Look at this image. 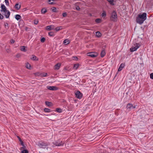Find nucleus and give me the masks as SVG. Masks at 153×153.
<instances>
[{
	"label": "nucleus",
	"mask_w": 153,
	"mask_h": 153,
	"mask_svg": "<svg viewBox=\"0 0 153 153\" xmlns=\"http://www.w3.org/2000/svg\"><path fill=\"white\" fill-rule=\"evenodd\" d=\"M146 13H145L138 14L136 17V22L140 25L142 24L146 19Z\"/></svg>",
	"instance_id": "nucleus-1"
},
{
	"label": "nucleus",
	"mask_w": 153,
	"mask_h": 153,
	"mask_svg": "<svg viewBox=\"0 0 153 153\" xmlns=\"http://www.w3.org/2000/svg\"><path fill=\"white\" fill-rule=\"evenodd\" d=\"M1 11H3L4 13L7 12V14L5 15V17L6 18H8L9 17L10 14V12L8 10H7L4 4H2L1 6Z\"/></svg>",
	"instance_id": "nucleus-2"
},
{
	"label": "nucleus",
	"mask_w": 153,
	"mask_h": 153,
	"mask_svg": "<svg viewBox=\"0 0 153 153\" xmlns=\"http://www.w3.org/2000/svg\"><path fill=\"white\" fill-rule=\"evenodd\" d=\"M117 18V15L116 12L114 10L111 13V21H115Z\"/></svg>",
	"instance_id": "nucleus-3"
},
{
	"label": "nucleus",
	"mask_w": 153,
	"mask_h": 153,
	"mask_svg": "<svg viewBox=\"0 0 153 153\" xmlns=\"http://www.w3.org/2000/svg\"><path fill=\"white\" fill-rule=\"evenodd\" d=\"M49 144L47 143H45L42 142H39L38 143V145L40 148L45 149L48 145Z\"/></svg>",
	"instance_id": "nucleus-4"
},
{
	"label": "nucleus",
	"mask_w": 153,
	"mask_h": 153,
	"mask_svg": "<svg viewBox=\"0 0 153 153\" xmlns=\"http://www.w3.org/2000/svg\"><path fill=\"white\" fill-rule=\"evenodd\" d=\"M140 46V45L139 43H136L135 47H132L130 49V51L131 52H133L136 51Z\"/></svg>",
	"instance_id": "nucleus-5"
},
{
	"label": "nucleus",
	"mask_w": 153,
	"mask_h": 153,
	"mask_svg": "<svg viewBox=\"0 0 153 153\" xmlns=\"http://www.w3.org/2000/svg\"><path fill=\"white\" fill-rule=\"evenodd\" d=\"M135 106H134L132 104L129 103L127 104L126 108L128 111H130L131 109L135 108Z\"/></svg>",
	"instance_id": "nucleus-6"
},
{
	"label": "nucleus",
	"mask_w": 153,
	"mask_h": 153,
	"mask_svg": "<svg viewBox=\"0 0 153 153\" xmlns=\"http://www.w3.org/2000/svg\"><path fill=\"white\" fill-rule=\"evenodd\" d=\"M76 97L78 99H80L82 96V94L79 91H77L75 93Z\"/></svg>",
	"instance_id": "nucleus-7"
},
{
	"label": "nucleus",
	"mask_w": 153,
	"mask_h": 153,
	"mask_svg": "<svg viewBox=\"0 0 153 153\" xmlns=\"http://www.w3.org/2000/svg\"><path fill=\"white\" fill-rule=\"evenodd\" d=\"M47 88L48 90L52 91H56L58 89V88L55 86H47Z\"/></svg>",
	"instance_id": "nucleus-8"
},
{
	"label": "nucleus",
	"mask_w": 153,
	"mask_h": 153,
	"mask_svg": "<svg viewBox=\"0 0 153 153\" xmlns=\"http://www.w3.org/2000/svg\"><path fill=\"white\" fill-rule=\"evenodd\" d=\"M125 66V64L124 63H121L120 64L119 68L118 69V71H121L122 70V69H123V68H124Z\"/></svg>",
	"instance_id": "nucleus-9"
},
{
	"label": "nucleus",
	"mask_w": 153,
	"mask_h": 153,
	"mask_svg": "<svg viewBox=\"0 0 153 153\" xmlns=\"http://www.w3.org/2000/svg\"><path fill=\"white\" fill-rule=\"evenodd\" d=\"M46 30H50L54 29V26L53 25H48L46 27Z\"/></svg>",
	"instance_id": "nucleus-10"
},
{
	"label": "nucleus",
	"mask_w": 153,
	"mask_h": 153,
	"mask_svg": "<svg viewBox=\"0 0 153 153\" xmlns=\"http://www.w3.org/2000/svg\"><path fill=\"white\" fill-rule=\"evenodd\" d=\"M87 55L92 57H95L96 56V55L94 54L93 52H90L87 53Z\"/></svg>",
	"instance_id": "nucleus-11"
},
{
	"label": "nucleus",
	"mask_w": 153,
	"mask_h": 153,
	"mask_svg": "<svg viewBox=\"0 0 153 153\" xmlns=\"http://www.w3.org/2000/svg\"><path fill=\"white\" fill-rule=\"evenodd\" d=\"M61 65V64L60 63H58L55 65L54 67V69L56 70H58Z\"/></svg>",
	"instance_id": "nucleus-12"
},
{
	"label": "nucleus",
	"mask_w": 153,
	"mask_h": 153,
	"mask_svg": "<svg viewBox=\"0 0 153 153\" xmlns=\"http://www.w3.org/2000/svg\"><path fill=\"white\" fill-rule=\"evenodd\" d=\"M21 18V16L19 14H16L15 16V19L17 20H19Z\"/></svg>",
	"instance_id": "nucleus-13"
},
{
	"label": "nucleus",
	"mask_w": 153,
	"mask_h": 153,
	"mask_svg": "<svg viewBox=\"0 0 153 153\" xmlns=\"http://www.w3.org/2000/svg\"><path fill=\"white\" fill-rule=\"evenodd\" d=\"M20 7H21V6L20 5H19V4L18 3H17V4H15V8L17 9V10H19L20 8Z\"/></svg>",
	"instance_id": "nucleus-14"
},
{
	"label": "nucleus",
	"mask_w": 153,
	"mask_h": 153,
	"mask_svg": "<svg viewBox=\"0 0 153 153\" xmlns=\"http://www.w3.org/2000/svg\"><path fill=\"white\" fill-rule=\"evenodd\" d=\"M20 50L22 51L26 52L27 50L25 49V46H21L20 47Z\"/></svg>",
	"instance_id": "nucleus-15"
},
{
	"label": "nucleus",
	"mask_w": 153,
	"mask_h": 153,
	"mask_svg": "<svg viewBox=\"0 0 153 153\" xmlns=\"http://www.w3.org/2000/svg\"><path fill=\"white\" fill-rule=\"evenodd\" d=\"M105 54V52L104 50H102L100 53L101 56L103 57Z\"/></svg>",
	"instance_id": "nucleus-16"
},
{
	"label": "nucleus",
	"mask_w": 153,
	"mask_h": 153,
	"mask_svg": "<svg viewBox=\"0 0 153 153\" xmlns=\"http://www.w3.org/2000/svg\"><path fill=\"white\" fill-rule=\"evenodd\" d=\"M79 66V64H75L73 66V69L74 70H76Z\"/></svg>",
	"instance_id": "nucleus-17"
},
{
	"label": "nucleus",
	"mask_w": 153,
	"mask_h": 153,
	"mask_svg": "<svg viewBox=\"0 0 153 153\" xmlns=\"http://www.w3.org/2000/svg\"><path fill=\"white\" fill-rule=\"evenodd\" d=\"M45 103L46 105L48 106H51L52 104L51 102L48 101H46L45 102Z\"/></svg>",
	"instance_id": "nucleus-18"
},
{
	"label": "nucleus",
	"mask_w": 153,
	"mask_h": 153,
	"mask_svg": "<svg viewBox=\"0 0 153 153\" xmlns=\"http://www.w3.org/2000/svg\"><path fill=\"white\" fill-rule=\"evenodd\" d=\"M101 19H97L95 20V22L97 23H99L101 22Z\"/></svg>",
	"instance_id": "nucleus-19"
},
{
	"label": "nucleus",
	"mask_w": 153,
	"mask_h": 153,
	"mask_svg": "<svg viewBox=\"0 0 153 153\" xmlns=\"http://www.w3.org/2000/svg\"><path fill=\"white\" fill-rule=\"evenodd\" d=\"M101 36V34L99 31H97L96 33V36L98 37H100Z\"/></svg>",
	"instance_id": "nucleus-20"
},
{
	"label": "nucleus",
	"mask_w": 153,
	"mask_h": 153,
	"mask_svg": "<svg viewBox=\"0 0 153 153\" xmlns=\"http://www.w3.org/2000/svg\"><path fill=\"white\" fill-rule=\"evenodd\" d=\"M69 43V40L68 39L65 40L63 41V43L65 45H67Z\"/></svg>",
	"instance_id": "nucleus-21"
},
{
	"label": "nucleus",
	"mask_w": 153,
	"mask_h": 153,
	"mask_svg": "<svg viewBox=\"0 0 153 153\" xmlns=\"http://www.w3.org/2000/svg\"><path fill=\"white\" fill-rule=\"evenodd\" d=\"M53 144L56 146H59V145L60 144V140L57 141Z\"/></svg>",
	"instance_id": "nucleus-22"
},
{
	"label": "nucleus",
	"mask_w": 153,
	"mask_h": 153,
	"mask_svg": "<svg viewBox=\"0 0 153 153\" xmlns=\"http://www.w3.org/2000/svg\"><path fill=\"white\" fill-rule=\"evenodd\" d=\"M47 10L45 8H43L42 9L41 12L42 13L44 14L46 12Z\"/></svg>",
	"instance_id": "nucleus-23"
},
{
	"label": "nucleus",
	"mask_w": 153,
	"mask_h": 153,
	"mask_svg": "<svg viewBox=\"0 0 153 153\" xmlns=\"http://www.w3.org/2000/svg\"><path fill=\"white\" fill-rule=\"evenodd\" d=\"M56 111L59 113H61L62 112V109L61 108H56Z\"/></svg>",
	"instance_id": "nucleus-24"
},
{
	"label": "nucleus",
	"mask_w": 153,
	"mask_h": 153,
	"mask_svg": "<svg viewBox=\"0 0 153 153\" xmlns=\"http://www.w3.org/2000/svg\"><path fill=\"white\" fill-rule=\"evenodd\" d=\"M48 35L50 36H54L53 32L52 31L49 32L48 33Z\"/></svg>",
	"instance_id": "nucleus-25"
},
{
	"label": "nucleus",
	"mask_w": 153,
	"mask_h": 153,
	"mask_svg": "<svg viewBox=\"0 0 153 153\" xmlns=\"http://www.w3.org/2000/svg\"><path fill=\"white\" fill-rule=\"evenodd\" d=\"M62 29V26H60V27H58L55 28V30L56 31H58L60 30H61Z\"/></svg>",
	"instance_id": "nucleus-26"
},
{
	"label": "nucleus",
	"mask_w": 153,
	"mask_h": 153,
	"mask_svg": "<svg viewBox=\"0 0 153 153\" xmlns=\"http://www.w3.org/2000/svg\"><path fill=\"white\" fill-rule=\"evenodd\" d=\"M44 111L47 112H51V110L48 108H45L44 109Z\"/></svg>",
	"instance_id": "nucleus-27"
},
{
	"label": "nucleus",
	"mask_w": 153,
	"mask_h": 153,
	"mask_svg": "<svg viewBox=\"0 0 153 153\" xmlns=\"http://www.w3.org/2000/svg\"><path fill=\"white\" fill-rule=\"evenodd\" d=\"M111 5H114V0H107Z\"/></svg>",
	"instance_id": "nucleus-28"
},
{
	"label": "nucleus",
	"mask_w": 153,
	"mask_h": 153,
	"mask_svg": "<svg viewBox=\"0 0 153 153\" xmlns=\"http://www.w3.org/2000/svg\"><path fill=\"white\" fill-rule=\"evenodd\" d=\"M36 57L34 55H32V57L31 58V59L33 60H35L36 59Z\"/></svg>",
	"instance_id": "nucleus-29"
},
{
	"label": "nucleus",
	"mask_w": 153,
	"mask_h": 153,
	"mask_svg": "<svg viewBox=\"0 0 153 153\" xmlns=\"http://www.w3.org/2000/svg\"><path fill=\"white\" fill-rule=\"evenodd\" d=\"M53 1V0H49L48 1V3L49 4H55V3L53 1Z\"/></svg>",
	"instance_id": "nucleus-30"
},
{
	"label": "nucleus",
	"mask_w": 153,
	"mask_h": 153,
	"mask_svg": "<svg viewBox=\"0 0 153 153\" xmlns=\"http://www.w3.org/2000/svg\"><path fill=\"white\" fill-rule=\"evenodd\" d=\"M106 15V13L103 10V11L102 13L101 14V16L102 17H105Z\"/></svg>",
	"instance_id": "nucleus-31"
},
{
	"label": "nucleus",
	"mask_w": 153,
	"mask_h": 153,
	"mask_svg": "<svg viewBox=\"0 0 153 153\" xmlns=\"http://www.w3.org/2000/svg\"><path fill=\"white\" fill-rule=\"evenodd\" d=\"M4 25L6 28H7H7H9L8 24L7 23H4Z\"/></svg>",
	"instance_id": "nucleus-32"
},
{
	"label": "nucleus",
	"mask_w": 153,
	"mask_h": 153,
	"mask_svg": "<svg viewBox=\"0 0 153 153\" xmlns=\"http://www.w3.org/2000/svg\"><path fill=\"white\" fill-rule=\"evenodd\" d=\"M18 137L19 138V141L20 142H21V145L23 146H24V147H25V146H24V143H23V142L22 141V140L20 139V138L19 137Z\"/></svg>",
	"instance_id": "nucleus-33"
},
{
	"label": "nucleus",
	"mask_w": 153,
	"mask_h": 153,
	"mask_svg": "<svg viewBox=\"0 0 153 153\" xmlns=\"http://www.w3.org/2000/svg\"><path fill=\"white\" fill-rule=\"evenodd\" d=\"M65 143L64 141H60V144L59 145V146H63V144H64Z\"/></svg>",
	"instance_id": "nucleus-34"
},
{
	"label": "nucleus",
	"mask_w": 153,
	"mask_h": 153,
	"mask_svg": "<svg viewBox=\"0 0 153 153\" xmlns=\"http://www.w3.org/2000/svg\"><path fill=\"white\" fill-rule=\"evenodd\" d=\"M21 153H28V152L27 150H24L22 151Z\"/></svg>",
	"instance_id": "nucleus-35"
},
{
	"label": "nucleus",
	"mask_w": 153,
	"mask_h": 153,
	"mask_svg": "<svg viewBox=\"0 0 153 153\" xmlns=\"http://www.w3.org/2000/svg\"><path fill=\"white\" fill-rule=\"evenodd\" d=\"M47 75V73H43L41 74V76H46Z\"/></svg>",
	"instance_id": "nucleus-36"
},
{
	"label": "nucleus",
	"mask_w": 153,
	"mask_h": 153,
	"mask_svg": "<svg viewBox=\"0 0 153 153\" xmlns=\"http://www.w3.org/2000/svg\"><path fill=\"white\" fill-rule=\"evenodd\" d=\"M26 68L28 69H29L30 67V64L27 63V64L26 65Z\"/></svg>",
	"instance_id": "nucleus-37"
},
{
	"label": "nucleus",
	"mask_w": 153,
	"mask_h": 153,
	"mask_svg": "<svg viewBox=\"0 0 153 153\" xmlns=\"http://www.w3.org/2000/svg\"><path fill=\"white\" fill-rule=\"evenodd\" d=\"M62 16L64 17H66L67 16V13L66 12H64L62 14Z\"/></svg>",
	"instance_id": "nucleus-38"
},
{
	"label": "nucleus",
	"mask_w": 153,
	"mask_h": 153,
	"mask_svg": "<svg viewBox=\"0 0 153 153\" xmlns=\"http://www.w3.org/2000/svg\"><path fill=\"white\" fill-rule=\"evenodd\" d=\"M5 2L6 4V5H9V3L8 1V0H5Z\"/></svg>",
	"instance_id": "nucleus-39"
},
{
	"label": "nucleus",
	"mask_w": 153,
	"mask_h": 153,
	"mask_svg": "<svg viewBox=\"0 0 153 153\" xmlns=\"http://www.w3.org/2000/svg\"><path fill=\"white\" fill-rule=\"evenodd\" d=\"M45 40V39L44 37H42L40 40L42 42H44Z\"/></svg>",
	"instance_id": "nucleus-40"
},
{
	"label": "nucleus",
	"mask_w": 153,
	"mask_h": 153,
	"mask_svg": "<svg viewBox=\"0 0 153 153\" xmlns=\"http://www.w3.org/2000/svg\"><path fill=\"white\" fill-rule=\"evenodd\" d=\"M76 9L77 10H79L80 9V8L78 6L76 5Z\"/></svg>",
	"instance_id": "nucleus-41"
},
{
	"label": "nucleus",
	"mask_w": 153,
	"mask_h": 153,
	"mask_svg": "<svg viewBox=\"0 0 153 153\" xmlns=\"http://www.w3.org/2000/svg\"><path fill=\"white\" fill-rule=\"evenodd\" d=\"M56 8L55 7H53L52 8V11H53V12H56Z\"/></svg>",
	"instance_id": "nucleus-42"
},
{
	"label": "nucleus",
	"mask_w": 153,
	"mask_h": 153,
	"mask_svg": "<svg viewBox=\"0 0 153 153\" xmlns=\"http://www.w3.org/2000/svg\"><path fill=\"white\" fill-rule=\"evenodd\" d=\"M38 23V20H35L34 21V24L35 25H37Z\"/></svg>",
	"instance_id": "nucleus-43"
},
{
	"label": "nucleus",
	"mask_w": 153,
	"mask_h": 153,
	"mask_svg": "<svg viewBox=\"0 0 153 153\" xmlns=\"http://www.w3.org/2000/svg\"><path fill=\"white\" fill-rule=\"evenodd\" d=\"M150 77L151 79H153V73H152L150 74Z\"/></svg>",
	"instance_id": "nucleus-44"
},
{
	"label": "nucleus",
	"mask_w": 153,
	"mask_h": 153,
	"mask_svg": "<svg viewBox=\"0 0 153 153\" xmlns=\"http://www.w3.org/2000/svg\"><path fill=\"white\" fill-rule=\"evenodd\" d=\"M3 18H4L3 16L1 14V15H0V19H3Z\"/></svg>",
	"instance_id": "nucleus-45"
},
{
	"label": "nucleus",
	"mask_w": 153,
	"mask_h": 153,
	"mask_svg": "<svg viewBox=\"0 0 153 153\" xmlns=\"http://www.w3.org/2000/svg\"><path fill=\"white\" fill-rule=\"evenodd\" d=\"M74 59L76 61L78 59V58L76 56H74L73 57Z\"/></svg>",
	"instance_id": "nucleus-46"
},
{
	"label": "nucleus",
	"mask_w": 153,
	"mask_h": 153,
	"mask_svg": "<svg viewBox=\"0 0 153 153\" xmlns=\"http://www.w3.org/2000/svg\"><path fill=\"white\" fill-rule=\"evenodd\" d=\"M10 42L12 43H13L15 42V41L13 39H12L10 40Z\"/></svg>",
	"instance_id": "nucleus-47"
},
{
	"label": "nucleus",
	"mask_w": 153,
	"mask_h": 153,
	"mask_svg": "<svg viewBox=\"0 0 153 153\" xmlns=\"http://www.w3.org/2000/svg\"><path fill=\"white\" fill-rule=\"evenodd\" d=\"M16 56L17 57H19V56H20V55L19 54H17Z\"/></svg>",
	"instance_id": "nucleus-48"
},
{
	"label": "nucleus",
	"mask_w": 153,
	"mask_h": 153,
	"mask_svg": "<svg viewBox=\"0 0 153 153\" xmlns=\"http://www.w3.org/2000/svg\"><path fill=\"white\" fill-rule=\"evenodd\" d=\"M4 13V15L5 16V15H6V14H7V12Z\"/></svg>",
	"instance_id": "nucleus-49"
},
{
	"label": "nucleus",
	"mask_w": 153,
	"mask_h": 153,
	"mask_svg": "<svg viewBox=\"0 0 153 153\" xmlns=\"http://www.w3.org/2000/svg\"><path fill=\"white\" fill-rule=\"evenodd\" d=\"M24 148V147H22L21 148V149L22 150V149H23Z\"/></svg>",
	"instance_id": "nucleus-50"
},
{
	"label": "nucleus",
	"mask_w": 153,
	"mask_h": 153,
	"mask_svg": "<svg viewBox=\"0 0 153 153\" xmlns=\"http://www.w3.org/2000/svg\"><path fill=\"white\" fill-rule=\"evenodd\" d=\"M24 148V147H22L21 148V149L22 150V149H23Z\"/></svg>",
	"instance_id": "nucleus-51"
},
{
	"label": "nucleus",
	"mask_w": 153,
	"mask_h": 153,
	"mask_svg": "<svg viewBox=\"0 0 153 153\" xmlns=\"http://www.w3.org/2000/svg\"><path fill=\"white\" fill-rule=\"evenodd\" d=\"M26 9V8H25L23 9V10H24V11H25Z\"/></svg>",
	"instance_id": "nucleus-52"
},
{
	"label": "nucleus",
	"mask_w": 153,
	"mask_h": 153,
	"mask_svg": "<svg viewBox=\"0 0 153 153\" xmlns=\"http://www.w3.org/2000/svg\"><path fill=\"white\" fill-rule=\"evenodd\" d=\"M6 33V32H5L4 33H3V32H2V34H4V33Z\"/></svg>",
	"instance_id": "nucleus-53"
},
{
	"label": "nucleus",
	"mask_w": 153,
	"mask_h": 153,
	"mask_svg": "<svg viewBox=\"0 0 153 153\" xmlns=\"http://www.w3.org/2000/svg\"><path fill=\"white\" fill-rule=\"evenodd\" d=\"M0 153H2L0 152Z\"/></svg>",
	"instance_id": "nucleus-54"
}]
</instances>
